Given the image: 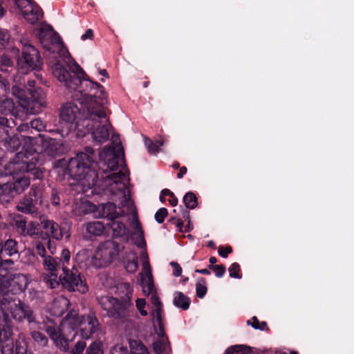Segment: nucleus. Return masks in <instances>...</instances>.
<instances>
[{"label": "nucleus", "instance_id": "nucleus-60", "mask_svg": "<svg viewBox=\"0 0 354 354\" xmlns=\"http://www.w3.org/2000/svg\"><path fill=\"white\" fill-rule=\"evenodd\" d=\"M10 39V35L7 30H0V48H5Z\"/></svg>", "mask_w": 354, "mask_h": 354}, {"label": "nucleus", "instance_id": "nucleus-24", "mask_svg": "<svg viewBox=\"0 0 354 354\" xmlns=\"http://www.w3.org/2000/svg\"><path fill=\"white\" fill-rule=\"evenodd\" d=\"M141 285L145 295H149L153 294L154 291V283L151 271L147 270L146 272V277H145L144 274L141 275Z\"/></svg>", "mask_w": 354, "mask_h": 354}, {"label": "nucleus", "instance_id": "nucleus-53", "mask_svg": "<svg viewBox=\"0 0 354 354\" xmlns=\"http://www.w3.org/2000/svg\"><path fill=\"white\" fill-rule=\"evenodd\" d=\"M209 269L215 272L217 277H222L225 272V266L224 265H209Z\"/></svg>", "mask_w": 354, "mask_h": 354}, {"label": "nucleus", "instance_id": "nucleus-38", "mask_svg": "<svg viewBox=\"0 0 354 354\" xmlns=\"http://www.w3.org/2000/svg\"><path fill=\"white\" fill-rule=\"evenodd\" d=\"M183 203H185V205L188 209H194L198 205L197 202V198L196 195L193 192H187L184 198H183Z\"/></svg>", "mask_w": 354, "mask_h": 354}, {"label": "nucleus", "instance_id": "nucleus-35", "mask_svg": "<svg viewBox=\"0 0 354 354\" xmlns=\"http://www.w3.org/2000/svg\"><path fill=\"white\" fill-rule=\"evenodd\" d=\"M86 354H104L102 342L99 339L93 342L86 348Z\"/></svg>", "mask_w": 354, "mask_h": 354}, {"label": "nucleus", "instance_id": "nucleus-50", "mask_svg": "<svg viewBox=\"0 0 354 354\" xmlns=\"http://www.w3.org/2000/svg\"><path fill=\"white\" fill-rule=\"evenodd\" d=\"M230 277L241 279V275L239 274L240 266L237 263H233L228 269Z\"/></svg>", "mask_w": 354, "mask_h": 354}, {"label": "nucleus", "instance_id": "nucleus-52", "mask_svg": "<svg viewBox=\"0 0 354 354\" xmlns=\"http://www.w3.org/2000/svg\"><path fill=\"white\" fill-rule=\"evenodd\" d=\"M30 129H35L37 131L41 132L45 129V124L43 122V121L37 118L33 120H32L30 122Z\"/></svg>", "mask_w": 354, "mask_h": 354}, {"label": "nucleus", "instance_id": "nucleus-11", "mask_svg": "<svg viewBox=\"0 0 354 354\" xmlns=\"http://www.w3.org/2000/svg\"><path fill=\"white\" fill-rule=\"evenodd\" d=\"M112 183L109 185V190L113 195H121L123 198L122 202V207L129 205H132L133 202L131 201L129 191L126 185V174L122 171L113 173L109 176Z\"/></svg>", "mask_w": 354, "mask_h": 354}, {"label": "nucleus", "instance_id": "nucleus-4", "mask_svg": "<svg viewBox=\"0 0 354 354\" xmlns=\"http://www.w3.org/2000/svg\"><path fill=\"white\" fill-rule=\"evenodd\" d=\"M77 322L75 315L68 313L59 326L50 319L47 318L43 322V329L48 334L55 346L62 352L70 351L69 344L72 342L77 334Z\"/></svg>", "mask_w": 354, "mask_h": 354}, {"label": "nucleus", "instance_id": "nucleus-19", "mask_svg": "<svg viewBox=\"0 0 354 354\" xmlns=\"http://www.w3.org/2000/svg\"><path fill=\"white\" fill-rule=\"evenodd\" d=\"M41 225L44 230L46 231V234H49V237L56 240H61L63 237L62 230L58 223L53 220L44 219L41 221Z\"/></svg>", "mask_w": 354, "mask_h": 354}, {"label": "nucleus", "instance_id": "nucleus-36", "mask_svg": "<svg viewBox=\"0 0 354 354\" xmlns=\"http://www.w3.org/2000/svg\"><path fill=\"white\" fill-rule=\"evenodd\" d=\"M128 206H129L130 209L133 211V218L136 220V222L134 223V228L136 232H135V234H137L139 238L140 239L141 241L144 243V232L142 231L141 224L138 221L137 212L135 209V206L133 204L132 205H129Z\"/></svg>", "mask_w": 354, "mask_h": 354}, {"label": "nucleus", "instance_id": "nucleus-18", "mask_svg": "<svg viewBox=\"0 0 354 354\" xmlns=\"http://www.w3.org/2000/svg\"><path fill=\"white\" fill-rule=\"evenodd\" d=\"M83 228L85 230V237L87 239H92L94 237L100 236L103 234L105 230L104 225L97 221L84 223Z\"/></svg>", "mask_w": 354, "mask_h": 354}, {"label": "nucleus", "instance_id": "nucleus-58", "mask_svg": "<svg viewBox=\"0 0 354 354\" xmlns=\"http://www.w3.org/2000/svg\"><path fill=\"white\" fill-rule=\"evenodd\" d=\"M2 254L3 252H0V270H8L9 268H11L14 265V261L10 259H3L1 257Z\"/></svg>", "mask_w": 354, "mask_h": 354}, {"label": "nucleus", "instance_id": "nucleus-14", "mask_svg": "<svg viewBox=\"0 0 354 354\" xmlns=\"http://www.w3.org/2000/svg\"><path fill=\"white\" fill-rule=\"evenodd\" d=\"M39 37L41 44L46 50L53 53L58 51L60 56H64L67 52L59 35L53 32L51 30L44 31L41 28Z\"/></svg>", "mask_w": 354, "mask_h": 354}, {"label": "nucleus", "instance_id": "nucleus-54", "mask_svg": "<svg viewBox=\"0 0 354 354\" xmlns=\"http://www.w3.org/2000/svg\"><path fill=\"white\" fill-rule=\"evenodd\" d=\"M41 239L44 242L45 245H46L50 253L54 254L56 252V248L53 245L50 238L49 237V234H44Z\"/></svg>", "mask_w": 354, "mask_h": 354}, {"label": "nucleus", "instance_id": "nucleus-26", "mask_svg": "<svg viewBox=\"0 0 354 354\" xmlns=\"http://www.w3.org/2000/svg\"><path fill=\"white\" fill-rule=\"evenodd\" d=\"M15 105L13 100L4 95L0 96V113L2 114H15Z\"/></svg>", "mask_w": 354, "mask_h": 354}, {"label": "nucleus", "instance_id": "nucleus-62", "mask_svg": "<svg viewBox=\"0 0 354 354\" xmlns=\"http://www.w3.org/2000/svg\"><path fill=\"white\" fill-rule=\"evenodd\" d=\"M13 64V62L8 55H3L0 59V69L3 71L4 66H11Z\"/></svg>", "mask_w": 354, "mask_h": 354}, {"label": "nucleus", "instance_id": "nucleus-47", "mask_svg": "<svg viewBox=\"0 0 354 354\" xmlns=\"http://www.w3.org/2000/svg\"><path fill=\"white\" fill-rule=\"evenodd\" d=\"M248 324H250L254 329H259L260 330H264L268 329L266 322H260L257 317H253L252 322L248 321Z\"/></svg>", "mask_w": 354, "mask_h": 354}, {"label": "nucleus", "instance_id": "nucleus-12", "mask_svg": "<svg viewBox=\"0 0 354 354\" xmlns=\"http://www.w3.org/2000/svg\"><path fill=\"white\" fill-rule=\"evenodd\" d=\"M107 167L111 170H116L124 160V151L119 134H112L111 144L108 149Z\"/></svg>", "mask_w": 354, "mask_h": 354}, {"label": "nucleus", "instance_id": "nucleus-13", "mask_svg": "<svg viewBox=\"0 0 354 354\" xmlns=\"http://www.w3.org/2000/svg\"><path fill=\"white\" fill-rule=\"evenodd\" d=\"M77 326L83 339H88L100 330V324L93 312L79 316L75 315Z\"/></svg>", "mask_w": 354, "mask_h": 354}, {"label": "nucleus", "instance_id": "nucleus-29", "mask_svg": "<svg viewBox=\"0 0 354 354\" xmlns=\"http://www.w3.org/2000/svg\"><path fill=\"white\" fill-rule=\"evenodd\" d=\"M109 225H110L112 229L113 236L114 237H122L128 232L126 225L122 222L115 221V219L111 221V223Z\"/></svg>", "mask_w": 354, "mask_h": 354}, {"label": "nucleus", "instance_id": "nucleus-55", "mask_svg": "<svg viewBox=\"0 0 354 354\" xmlns=\"http://www.w3.org/2000/svg\"><path fill=\"white\" fill-rule=\"evenodd\" d=\"M10 123L7 118L0 117V133H9L11 131Z\"/></svg>", "mask_w": 354, "mask_h": 354}, {"label": "nucleus", "instance_id": "nucleus-3", "mask_svg": "<svg viewBox=\"0 0 354 354\" xmlns=\"http://www.w3.org/2000/svg\"><path fill=\"white\" fill-rule=\"evenodd\" d=\"M82 105L80 109L73 103L68 102L64 105L60 111L62 129L66 126L67 133L77 131V133H111L113 128L106 117L109 127H104L102 118L96 116L87 117V111L85 104L79 101Z\"/></svg>", "mask_w": 354, "mask_h": 354}, {"label": "nucleus", "instance_id": "nucleus-37", "mask_svg": "<svg viewBox=\"0 0 354 354\" xmlns=\"http://www.w3.org/2000/svg\"><path fill=\"white\" fill-rule=\"evenodd\" d=\"M251 348L244 345H234L228 348L225 354H250Z\"/></svg>", "mask_w": 354, "mask_h": 354}, {"label": "nucleus", "instance_id": "nucleus-8", "mask_svg": "<svg viewBox=\"0 0 354 354\" xmlns=\"http://www.w3.org/2000/svg\"><path fill=\"white\" fill-rule=\"evenodd\" d=\"M119 254V244L113 241H106L97 247L92 257V264L95 268L106 267Z\"/></svg>", "mask_w": 354, "mask_h": 354}, {"label": "nucleus", "instance_id": "nucleus-28", "mask_svg": "<svg viewBox=\"0 0 354 354\" xmlns=\"http://www.w3.org/2000/svg\"><path fill=\"white\" fill-rule=\"evenodd\" d=\"M8 137L6 138L4 143L5 147L10 150L11 151H14L18 149V148L21 145V134H12L10 136V134H7Z\"/></svg>", "mask_w": 354, "mask_h": 354}, {"label": "nucleus", "instance_id": "nucleus-40", "mask_svg": "<svg viewBox=\"0 0 354 354\" xmlns=\"http://www.w3.org/2000/svg\"><path fill=\"white\" fill-rule=\"evenodd\" d=\"M153 317V325L154 327H156V326H158V329L156 330V333L160 337H167L165 336V333L164 330V324L162 323V319L161 314H159L157 313V315H154Z\"/></svg>", "mask_w": 354, "mask_h": 354}, {"label": "nucleus", "instance_id": "nucleus-30", "mask_svg": "<svg viewBox=\"0 0 354 354\" xmlns=\"http://www.w3.org/2000/svg\"><path fill=\"white\" fill-rule=\"evenodd\" d=\"M43 265L46 270L50 274L57 273V268L59 266L58 261L50 255H46L42 257Z\"/></svg>", "mask_w": 354, "mask_h": 354}, {"label": "nucleus", "instance_id": "nucleus-41", "mask_svg": "<svg viewBox=\"0 0 354 354\" xmlns=\"http://www.w3.org/2000/svg\"><path fill=\"white\" fill-rule=\"evenodd\" d=\"M206 280L204 278H200L196 285V295L199 298H203L207 293Z\"/></svg>", "mask_w": 354, "mask_h": 354}, {"label": "nucleus", "instance_id": "nucleus-17", "mask_svg": "<svg viewBox=\"0 0 354 354\" xmlns=\"http://www.w3.org/2000/svg\"><path fill=\"white\" fill-rule=\"evenodd\" d=\"M28 93L30 97L27 99L25 104H22L23 106L26 108L27 111L31 113H35L37 111H35V108H40L44 106L45 104V95L41 89H28Z\"/></svg>", "mask_w": 354, "mask_h": 354}, {"label": "nucleus", "instance_id": "nucleus-20", "mask_svg": "<svg viewBox=\"0 0 354 354\" xmlns=\"http://www.w3.org/2000/svg\"><path fill=\"white\" fill-rule=\"evenodd\" d=\"M35 201L31 197L24 196L17 205V209L22 213L33 214L37 212L39 203H35Z\"/></svg>", "mask_w": 354, "mask_h": 354}, {"label": "nucleus", "instance_id": "nucleus-1", "mask_svg": "<svg viewBox=\"0 0 354 354\" xmlns=\"http://www.w3.org/2000/svg\"><path fill=\"white\" fill-rule=\"evenodd\" d=\"M68 66L71 73L59 63L55 64L52 67L55 77L63 82L69 92H75L73 97L75 100L85 104L87 117L91 118L98 116L102 118L104 127H109L106 115L103 110V104L106 99L104 87L90 80L74 60L69 62Z\"/></svg>", "mask_w": 354, "mask_h": 354}, {"label": "nucleus", "instance_id": "nucleus-48", "mask_svg": "<svg viewBox=\"0 0 354 354\" xmlns=\"http://www.w3.org/2000/svg\"><path fill=\"white\" fill-rule=\"evenodd\" d=\"M151 303L156 307L153 312V316L157 315V313L161 314L162 311V304L158 297L156 294H151Z\"/></svg>", "mask_w": 354, "mask_h": 354}, {"label": "nucleus", "instance_id": "nucleus-23", "mask_svg": "<svg viewBox=\"0 0 354 354\" xmlns=\"http://www.w3.org/2000/svg\"><path fill=\"white\" fill-rule=\"evenodd\" d=\"M44 233L40 230L39 224L36 221H30L28 223L22 236H29L31 239H41Z\"/></svg>", "mask_w": 354, "mask_h": 354}, {"label": "nucleus", "instance_id": "nucleus-15", "mask_svg": "<svg viewBox=\"0 0 354 354\" xmlns=\"http://www.w3.org/2000/svg\"><path fill=\"white\" fill-rule=\"evenodd\" d=\"M43 63L39 51L35 47H28L22 50V59L19 60V65L26 73L29 70L39 69Z\"/></svg>", "mask_w": 354, "mask_h": 354}, {"label": "nucleus", "instance_id": "nucleus-61", "mask_svg": "<svg viewBox=\"0 0 354 354\" xmlns=\"http://www.w3.org/2000/svg\"><path fill=\"white\" fill-rule=\"evenodd\" d=\"M127 353L128 350L127 347H124L121 344L115 345L111 349V354H127Z\"/></svg>", "mask_w": 354, "mask_h": 354}, {"label": "nucleus", "instance_id": "nucleus-16", "mask_svg": "<svg viewBox=\"0 0 354 354\" xmlns=\"http://www.w3.org/2000/svg\"><path fill=\"white\" fill-rule=\"evenodd\" d=\"M12 317L17 322H22L26 320L29 324L36 322V315L32 309L21 301L13 304L9 308Z\"/></svg>", "mask_w": 354, "mask_h": 354}, {"label": "nucleus", "instance_id": "nucleus-46", "mask_svg": "<svg viewBox=\"0 0 354 354\" xmlns=\"http://www.w3.org/2000/svg\"><path fill=\"white\" fill-rule=\"evenodd\" d=\"M71 259V252L68 249L65 248L62 250L61 254V258L59 260L58 263L60 264L62 263V269L63 270L64 266L68 267Z\"/></svg>", "mask_w": 354, "mask_h": 354}, {"label": "nucleus", "instance_id": "nucleus-44", "mask_svg": "<svg viewBox=\"0 0 354 354\" xmlns=\"http://www.w3.org/2000/svg\"><path fill=\"white\" fill-rule=\"evenodd\" d=\"M47 286L53 289L59 286L60 281L57 280V273H53L44 277Z\"/></svg>", "mask_w": 354, "mask_h": 354}, {"label": "nucleus", "instance_id": "nucleus-56", "mask_svg": "<svg viewBox=\"0 0 354 354\" xmlns=\"http://www.w3.org/2000/svg\"><path fill=\"white\" fill-rule=\"evenodd\" d=\"M168 214L167 209L165 207L159 209L155 214V219L158 223H163Z\"/></svg>", "mask_w": 354, "mask_h": 354}, {"label": "nucleus", "instance_id": "nucleus-43", "mask_svg": "<svg viewBox=\"0 0 354 354\" xmlns=\"http://www.w3.org/2000/svg\"><path fill=\"white\" fill-rule=\"evenodd\" d=\"M145 143L149 153H156L160 146L162 145V142L160 141H156L153 142L151 140L147 137H145Z\"/></svg>", "mask_w": 354, "mask_h": 354}, {"label": "nucleus", "instance_id": "nucleus-34", "mask_svg": "<svg viewBox=\"0 0 354 354\" xmlns=\"http://www.w3.org/2000/svg\"><path fill=\"white\" fill-rule=\"evenodd\" d=\"M13 225L16 232L21 236L24 233L27 226L26 221L21 215H17L13 218Z\"/></svg>", "mask_w": 354, "mask_h": 354}, {"label": "nucleus", "instance_id": "nucleus-22", "mask_svg": "<svg viewBox=\"0 0 354 354\" xmlns=\"http://www.w3.org/2000/svg\"><path fill=\"white\" fill-rule=\"evenodd\" d=\"M31 6V8L23 10V15L29 23L34 24L42 18L43 12L41 8L33 3Z\"/></svg>", "mask_w": 354, "mask_h": 354}, {"label": "nucleus", "instance_id": "nucleus-42", "mask_svg": "<svg viewBox=\"0 0 354 354\" xmlns=\"http://www.w3.org/2000/svg\"><path fill=\"white\" fill-rule=\"evenodd\" d=\"M32 338L42 346H46L48 343L47 337L39 331H32L30 333Z\"/></svg>", "mask_w": 354, "mask_h": 354}, {"label": "nucleus", "instance_id": "nucleus-5", "mask_svg": "<svg viewBox=\"0 0 354 354\" xmlns=\"http://www.w3.org/2000/svg\"><path fill=\"white\" fill-rule=\"evenodd\" d=\"M94 164L93 157L81 151L69 159L66 172L84 187L92 188L98 180Z\"/></svg>", "mask_w": 354, "mask_h": 354}, {"label": "nucleus", "instance_id": "nucleus-9", "mask_svg": "<svg viewBox=\"0 0 354 354\" xmlns=\"http://www.w3.org/2000/svg\"><path fill=\"white\" fill-rule=\"evenodd\" d=\"M59 281L62 286L70 292L78 291L86 293L88 291V286L84 277L75 266L72 269L64 266Z\"/></svg>", "mask_w": 354, "mask_h": 354}, {"label": "nucleus", "instance_id": "nucleus-33", "mask_svg": "<svg viewBox=\"0 0 354 354\" xmlns=\"http://www.w3.org/2000/svg\"><path fill=\"white\" fill-rule=\"evenodd\" d=\"M43 188L39 185L33 184L30 188L28 197H31L35 203L41 204Z\"/></svg>", "mask_w": 354, "mask_h": 354}, {"label": "nucleus", "instance_id": "nucleus-59", "mask_svg": "<svg viewBox=\"0 0 354 354\" xmlns=\"http://www.w3.org/2000/svg\"><path fill=\"white\" fill-rule=\"evenodd\" d=\"M14 354H27V346L23 342L17 341Z\"/></svg>", "mask_w": 354, "mask_h": 354}, {"label": "nucleus", "instance_id": "nucleus-64", "mask_svg": "<svg viewBox=\"0 0 354 354\" xmlns=\"http://www.w3.org/2000/svg\"><path fill=\"white\" fill-rule=\"evenodd\" d=\"M93 139L99 145L106 141L109 138V134H92Z\"/></svg>", "mask_w": 354, "mask_h": 354}, {"label": "nucleus", "instance_id": "nucleus-7", "mask_svg": "<svg viewBox=\"0 0 354 354\" xmlns=\"http://www.w3.org/2000/svg\"><path fill=\"white\" fill-rule=\"evenodd\" d=\"M14 158L10 162L13 165ZM15 173H23L22 171H17L13 169ZM28 173V176H23L19 178H14L13 181L7 182L0 185V202L3 204L8 203L19 194L23 193L30 185V176H33L27 171L24 173Z\"/></svg>", "mask_w": 354, "mask_h": 354}, {"label": "nucleus", "instance_id": "nucleus-31", "mask_svg": "<svg viewBox=\"0 0 354 354\" xmlns=\"http://www.w3.org/2000/svg\"><path fill=\"white\" fill-rule=\"evenodd\" d=\"M3 252L9 256L12 257L18 254V243L17 241L12 239H9L6 241H3Z\"/></svg>", "mask_w": 354, "mask_h": 354}, {"label": "nucleus", "instance_id": "nucleus-25", "mask_svg": "<svg viewBox=\"0 0 354 354\" xmlns=\"http://www.w3.org/2000/svg\"><path fill=\"white\" fill-rule=\"evenodd\" d=\"M190 299L182 292H176L174 294L173 303L177 308L184 310H187L190 306Z\"/></svg>", "mask_w": 354, "mask_h": 354}, {"label": "nucleus", "instance_id": "nucleus-21", "mask_svg": "<svg viewBox=\"0 0 354 354\" xmlns=\"http://www.w3.org/2000/svg\"><path fill=\"white\" fill-rule=\"evenodd\" d=\"M117 207L113 203H107L101 205L100 214L101 216L108 218L112 221L124 214V211L117 212Z\"/></svg>", "mask_w": 354, "mask_h": 354}, {"label": "nucleus", "instance_id": "nucleus-49", "mask_svg": "<svg viewBox=\"0 0 354 354\" xmlns=\"http://www.w3.org/2000/svg\"><path fill=\"white\" fill-rule=\"evenodd\" d=\"M86 347V343L80 340L76 342L75 346L69 351L72 354H83L84 349Z\"/></svg>", "mask_w": 354, "mask_h": 354}, {"label": "nucleus", "instance_id": "nucleus-2", "mask_svg": "<svg viewBox=\"0 0 354 354\" xmlns=\"http://www.w3.org/2000/svg\"><path fill=\"white\" fill-rule=\"evenodd\" d=\"M21 151L14 158V169L17 171L30 172L33 179H42L44 171L37 167L39 153H46L51 157L62 156L70 150V146L62 140H57L38 134L34 138L26 137Z\"/></svg>", "mask_w": 354, "mask_h": 354}, {"label": "nucleus", "instance_id": "nucleus-63", "mask_svg": "<svg viewBox=\"0 0 354 354\" xmlns=\"http://www.w3.org/2000/svg\"><path fill=\"white\" fill-rule=\"evenodd\" d=\"M218 254L221 257L223 258H226L229 254L232 252V248L230 245H227L226 247H220L218 248Z\"/></svg>", "mask_w": 354, "mask_h": 354}, {"label": "nucleus", "instance_id": "nucleus-6", "mask_svg": "<svg viewBox=\"0 0 354 354\" xmlns=\"http://www.w3.org/2000/svg\"><path fill=\"white\" fill-rule=\"evenodd\" d=\"M121 288L126 290L124 297L120 299L111 296H102L98 298V304L106 312L107 317L124 320L129 316V308L132 304L133 290L129 283H122Z\"/></svg>", "mask_w": 354, "mask_h": 354}, {"label": "nucleus", "instance_id": "nucleus-32", "mask_svg": "<svg viewBox=\"0 0 354 354\" xmlns=\"http://www.w3.org/2000/svg\"><path fill=\"white\" fill-rule=\"evenodd\" d=\"M154 351L157 354H163L166 353L167 348H169V342L167 337H161L153 343Z\"/></svg>", "mask_w": 354, "mask_h": 354}, {"label": "nucleus", "instance_id": "nucleus-51", "mask_svg": "<svg viewBox=\"0 0 354 354\" xmlns=\"http://www.w3.org/2000/svg\"><path fill=\"white\" fill-rule=\"evenodd\" d=\"M12 93L16 97L24 101V104H26L25 91L24 89L17 85H15L12 88Z\"/></svg>", "mask_w": 354, "mask_h": 354}, {"label": "nucleus", "instance_id": "nucleus-10", "mask_svg": "<svg viewBox=\"0 0 354 354\" xmlns=\"http://www.w3.org/2000/svg\"><path fill=\"white\" fill-rule=\"evenodd\" d=\"M12 324L8 314L0 313V342L2 354H14Z\"/></svg>", "mask_w": 354, "mask_h": 354}, {"label": "nucleus", "instance_id": "nucleus-45", "mask_svg": "<svg viewBox=\"0 0 354 354\" xmlns=\"http://www.w3.org/2000/svg\"><path fill=\"white\" fill-rule=\"evenodd\" d=\"M165 196H171V199L169 201V202L172 206H176L177 205L178 198L174 196V194L171 192L169 189H165L161 192V194L160 196V200L161 202L164 203L165 201Z\"/></svg>", "mask_w": 354, "mask_h": 354}, {"label": "nucleus", "instance_id": "nucleus-39", "mask_svg": "<svg viewBox=\"0 0 354 354\" xmlns=\"http://www.w3.org/2000/svg\"><path fill=\"white\" fill-rule=\"evenodd\" d=\"M32 245L35 252L41 258L47 255L45 243L41 239H34L32 241Z\"/></svg>", "mask_w": 354, "mask_h": 354}, {"label": "nucleus", "instance_id": "nucleus-27", "mask_svg": "<svg viewBox=\"0 0 354 354\" xmlns=\"http://www.w3.org/2000/svg\"><path fill=\"white\" fill-rule=\"evenodd\" d=\"M11 285L16 286L17 290L24 291L28 285V280L26 276L21 273L15 274L11 279Z\"/></svg>", "mask_w": 354, "mask_h": 354}, {"label": "nucleus", "instance_id": "nucleus-57", "mask_svg": "<svg viewBox=\"0 0 354 354\" xmlns=\"http://www.w3.org/2000/svg\"><path fill=\"white\" fill-rule=\"evenodd\" d=\"M15 4L17 8L23 13V10L28 8H31L32 2L30 0H15Z\"/></svg>", "mask_w": 354, "mask_h": 354}]
</instances>
